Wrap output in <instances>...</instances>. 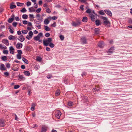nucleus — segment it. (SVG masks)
Wrapping results in <instances>:
<instances>
[{
	"label": "nucleus",
	"instance_id": "nucleus-50",
	"mask_svg": "<svg viewBox=\"0 0 132 132\" xmlns=\"http://www.w3.org/2000/svg\"><path fill=\"white\" fill-rule=\"evenodd\" d=\"M20 87V86L18 85H15L14 86V88L15 89H17L19 88Z\"/></svg>",
	"mask_w": 132,
	"mask_h": 132
},
{
	"label": "nucleus",
	"instance_id": "nucleus-16",
	"mask_svg": "<svg viewBox=\"0 0 132 132\" xmlns=\"http://www.w3.org/2000/svg\"><path fill=\"white\" fill-rule=\"evenodd\" d=\"M47 127L45 126H43L42 127L41 131L43 132H45L47 130Z\"/></svg>",
	"mask_w": 132,
	"mask_h": 132
},
{
	"label": "nucleus",
	"instance_id": "nucleus-27",
	"mask_svg": "<svg viewBox=\"0 0 132 132\" xmlns=\"http://www.w3.org/2000/svg\"><path fill=\"white\" fill-rule=\"evenodd\" d=\"M16 4L18 6H22L23 5L24 3H20V2H17L16 3Z\"/></svg>",
	"mask_w": 132,
	"mask_h": 132
},
{
	"label": "nucleus",
	"instance_id": "nucleus-64",
	"mask_svg": "<svg viewBox=\"0 0 132 132\" xmlns=\"http://www.w3.org/2000/svg\"><path fill=\"white\" fill-rule=\"evenodd\" d=\"M29 16L30 18H34V15L33 14H30Z\"/></svg>",
	"mask_w": 132,
	"mask_h": 132
},
{
	"label": "nucleus",
	"instance_id": "nucleus-25",
	"mask_svg": "<svg viewBox=\"0 0 132 132\" xmlns=\"http://www.w3.org/2000/svg\"><path fill=\"white\" fill-rule=\"evenodd\" d=\"M100 29L96 28L95 29V32L96 34H98L100 32Z\"/></svg>",
	"mask_w": 132,
	"mask_h": 132
},
{
	"label": "nucleus",
	"instance_id": "nucleus-10",
	"mask_svg": "<svg viewBox=\"0 0 132 132\" xmlns=\"http://www.w3.org/2000/svg\"><path fill=\"white\" fill-rule=\"evenodd\" d=\"M5 124L4 120L2 119H0V127H4Z\"/></svg>",
	"mask_w": 132,
	"mask_h": 132
},
{
	"label": "nucleus",
	"instance_id": "nucleus-13",
	"mask_svg": "<svg viewBox=\"0 0 132 132\" xmlns=\"http://www.w3.org/2000/svg\"><path fill=\"white\" fill-rule=\"evenodd\" d=\"M2 42L7 46H8L9 44V42L7 39H3L2 40Z\"/></svg>",
	"mask_w": 132,
	"mask_h": 132
},
{
	"label": "nucleus",
	"instance_id": "nucleus-3",
	"mask_svg": "<svg viewBox=\"0 0 132 132\" xmlns=\"http://www.w3.org/2000/svg\"><path fill=\"white\" fill-rule=\"evenodd\" d=\"M43 34L42 33L40 32L39 33L38 35L36 37H34V39L36 41H39V42H40V40H39L40 38L42 36Z\"/></svg>",
	"mask_w": 132,
	"mask_h": 132
},
{
	"label": "nucleus",
	"instance_id": "nucleus-8",
	"mask_svg": "<svg viewBox=\"0 0 132 132\" xmlns=\"http://www.w3.org/2000/svg\"><path fill=\"white\" fill-rule=\"evenodd\" d=\"M18 39L20 40L21 42H23L25 40V38H24L23 35H20L18 38Z\"/></svg>",
	"mask_w": 132,
	"mask_h": 132
},
{
	"label": "nucleus",
	"instance_id": "nucleus-63",
	"mask_svg": "<svg viewBox=\"0 0 132 132\" xmlns=\"http://www.w3.org/2000/svg\"><path fill=\"white\" fill-rule=\"evenodd\" d=\"M34 6L36 8H37L38 7V4L36 3H35L34 4Z\"/></svg>",
	"mask_w": 132,
	"mask_h": 132
},
{
	"label": "nucleus",
	"instance_id": "nucleus-45",
	"mask_svg": "<svg viewBox=\"0 0 132 132\" xmlns=\"http://www.w3.org/2000/svg\"><path fill=\"white\" fill-rule=\"evenodd\" d=\"M41 9L40 8H38L36 10V11L37 13H39L41 11Z\"/></svg>",
	"mask_w": 132,
	"mask_h": 132
},
{
	"label": "nucleus",
	"instance_id": "nucleus-28",
	"mask_svg": "<svg viewBox=\"0 0 132 132\" xmlns=\"http://www.w3.org/2000/svg\"><path fill=\"white\" fill-rule=\"evenodd\" d=\"M1 59L3 61H6L7 60V58L6 56H5L2 57Z\"/></svg>",
	"mask_w": 132,
	"mask_h": 132
},
{
	"label": "nucleus",
	"instance_id": "nucleus-54",
	"mask_svg": "<svg viewBox=\"0 0 132 132\" xmlns=\"http://www.w3.org/2000/svg\"><path fill=\"white\" fill-rule=\"evenodd\" d=\"M43 18H42L40 17L38 19V20L41 21H43Z\"/></svg>",
	"mask_w": 132,
	"mask_h": 132
},
{
	"label": "nucleus",
	"instance_id": "nucleus-62",
	"mask_svg": "<svg viewBox=\"0 0 132 132\" xmlns=\"http://www.w3.org/2000/svg\"><path fill=\"white\" fill-rule=\"evenodd\" d=\"M52 77V75H48L47 77V78L48 79H50Z\"/></svg>",
	"mask_w": 132,
	"mask_h": 132
},
{
	"label": "nucleus",
	"instance_id": "nucleus-18",
	"mask_svg": "<svg viewBox=\"0 0 132 132\" xmlns=\"http://www.w3.org/2000/svg\"><path fill=\"white\" fill-rule=\"evenodd\" d=\"M19 79L20 80H24L25 79V77L23 76L22 75H20L18 76Z\"/></svg>",
	"mask_w": 132,
	"mask_h": 132
},
{
	"label": "nucleus",
	"instance_id": "nucleus-51",
	"mask_svg": "<svg viewBox=\"0 0 132 132\" xmlns=\"http://www.w3.org/2000/svg\"><path fill=\"white\" fill-rule=\"evenodd\" d=\"M50 34L49 33H47L45 34V36L46 37H48L50 36Z\"/></svg>",
	"mask_w": 132,
	"mask_h": 132
},
{
	"label": "nucleus",
	"instance_id": "nucleus-37",
	"mask_svg": "<svg viewBox=\"0 0 132 132\" xmlns=\"http://www.w3.org/2000/svg\"><path fill=\"white\" fill-rule=\"evenodd\" d=\"M3 52L4 54H7L8 53V51L7 50H3Z\"/></svg>",
	"mask_w": 132,
	"mask_h": 132
},
{
	"label": "nucleus",
	"instance_id": "nucleus-17",
	"mask_svg": "<svg viewBox=\"0 0 132 132\" xmlns=\"http://www.w3.org/2000/svg\"><path fill=\"white\" fill-rule=\"evenodd\" d=\"M98 45L100 48H102L104 46V44L103 42H100L98 43Z\"/></svg>",
	"mask_w": 132,
	"mask_h": 132
},
{
	"label": "nucleus",
	"instance_id": "nucleus-57",
	"mask_svg": "<svg viewBox=\"0 0 132 132\" xmlns=\"http://www.w3.org/2000/svg\"><path fill=\"white\" fill-rule=\"evenodd\" d=\"M17 23L16 22H14L13 23V25L14 27H16L17 24Z\"/></svg>",
	"mask_w": 132,
	"mask_h": 132
},
{
	"label": "nucleus",
	"instance_id": "nucleus-4",
	"mask_svg": "<svg viewBox=\"0 0 132 132\" xmlns=\"http://www.w3.org/2000/svg\"><path fill=\"white\" fill-rule=\"evenodd\" d=\"M61 113L59 110H57L55 112V115L56 117L58 119H60Z\"/></svg>",
	"mask_w": 132,
	"mask_h": 132
},
{
	"label": "nucleus",
	"instance_id": "nucleus-56",
	"mask_svg": "<svg viewBox=\"0 0 132 132\" xmlns=\"http://www.w3.org/2000/svg\"><path fill=\"white\" fill-rule=\"evenodd\" d=\"M46 11L47 13H50L51 12V11L50 10V9L48 8L46 9Z\"/></svg>",
	"mask_w": 132,
	"mask_h": 132
},
{
	"label": "nucleus",
	"instance_id": "nucleus-34",
	"mask_svg": "<svg viewBox=\"0 0 132 132\" xmlns=\"http://www.w3.org/2000/svg\"><path fill=\"white\" fill-rule=\"evenodd\" d=\"M36 60L40 62L42 60V59L39 56H37L36 58Z\"/></svg>",
	"mask_w": 132,
	"mask_h": 132
},
{
	"label": "nucleus",
	"instance_id": "nucleus-15",
	"mask_svg": "<svg viewBox=\"0 0 132 132\" xmlns=\"http://www.w3.org/2000/svg\"><path fill=\"white\" fill-rule=\"evenodd\" d=\"M114 50V47H112L108 50V51L107 53L108 54L112 53L113 52Z\"/></svg>",
	"mask_w": 132,
	"mask_h": 132
},
{
	"label": "nucleus",
	"instance_id": "nucleus-29",
	"mask_svg": "<svg viewBox=\"0 0 132 132\" xmlns=\"http://www.w3.org/2000/svg\"><path fill=\"white\" fill-rule=\"evenodd\" d=\"M44 27L45 28V30L47 31H49L51 30L50 28L48 27L47 26H45Z\"/></svg>",
	"mask_w": 132,
	"mask_h": 132
},
{
	"label": "nucleus",
	"instance_id": "nucleus-21",
	"mask_svg": "<svg viewBox=\"0 0 132 132\" xmlns=\"http://www.w3.org/2000/svg\"><path fill=\"white\" fill-rule=\"evenodd\" d=\"M14 3V2L12 3L10 5V8L11 9H13L15 8L16 7V6L15 5H13Z\"/></svg>",
	"mask_w": 132,
	"mask_h": 132
},
{
	"label": "nucleus",
	"instance_id": "nucleus-32",
	"mask_svg": "<svg viewBox=\"0 0 132 132\" xmlns=\"http://www.w3.org/2000/svg\"><path fill=\"white\" fill-rule=\"evenodd\" d=\"M29 10L30 12H33L35 11V9L33 7H32L29 8Z\"/></svg>",
	"mask_w": 132,
	"mask_h": 132
},
{
	"label": "nucleus",
	"instance_id": "nucleus-33",
	"mask_svg": "<svg viewBox=\"0 0 132 132\" xmlns=\"http://www.w3.org/2000/svg\"><path fill=\"white\" fill-rule=\"evenodd\" d=\"M20 11L22 13H24L26 12L27 10L25 7L23 8L22 10H20Z\"/></svg>",
	"mask_w": 132,
	"mask_h": 132
},
{
	"label": "nucleus",
	"instance_id": "nucleus-61",
	"mask_svg": "<svg viewBox=\"0 0 132 132\" xmlns=\"http://www.w3.org/2000/svg\"><path fill=\"white\" fill-rule=\"evenodd\" d=\"M28 26H31L32 27V23L31 22H29L28 23Z\"/></svg>",
	"mask_w": 132,
	"mask_h": 132
},
{
	"label": "nucleus",
	"instance_id": "nucleus-60",
	"mask_svg": "<svg viewBox=\"0 0 132 132\" xmlns=\"http://www.w3.org/2000/svg\"><path fill=\"white\" fill-rule=\"evenodd\" d=\"M10 65L9 63H7L6 64V67L9 68L10 67Z\"/></svg>",
	"mask_w": 132,
	"mask_h": 132
},
{
	"label": "nucleus",
	"instance_id": "nucleus-43",
	"mask_svg": "<svg viewBox=\"0 0 132 132\" xmlns=\"http://www.w3.org/2000/svg\"><path fill=\"white\" fill-rule=\"evenodd\" d=\"M21 32L23 34H26L27 33L28 31L27 30H22Z\"/></svg>",
	"mask_w": 132,
	"mask_h": 132
},
{
	"label": "nucleus",
	"instance_id": "nucleus-2",
	"mask_svg": "<svg viewBox=\"0 0 132 132\" xmlns=\"http://www.w3.org/2000/svg\"><path fill=\"white\" fill-rule=\"evenodd\" d=\"M89 16L91 18L92 21H95V19L97 18V15L95 14L94 11H93L92 13H90L89 14Z\"/></svg>",
	"mask_w": 132,
	"mask_h": 132
},
{
	"label": "nucleus",
	"instance_id": "nucleus-40",
	"mask_svg": "<svg viewBox=\"0 0 132 132\" xmlns=\"http://www.w3.org/2000/svg\"><path fill=\"white\" fill-rule=\"evenodd\" d=\"M17 52L18 53V54L21 55L22 53V51L21 50H17Z\"/></svg>",
	"mask_w": 132,
	"mask_h": 132
},
{
	"label": "nucleus",
	"instance_id": "nucleus-36",
	"mask_svg": "<svg viewBox=\"0 0 132 132\" xmlns=\"http://www.w3.org/2000/svg\"><path fill=\"white\" fill-rule=\"evenodd\" d=\"M49 46L51 48H53L54 47L55 45L54 44L51 43V42L49 44Z\"/></svg>",
	"mask_w": 132,
	"mask_h": 132
},
{
	"label": "nucleus",
	"instance_id": "nucleus-6",
	"mask_svg": "<svg viewBox=\"0 0 132 132\" xmlns=\"http://www.w3.org/2000/svg\"><path fill=\"white\" fill-rule=\"evenodd\" d=\"M105 13L109 16H111L112 14L111 11L108 9H106L104 10Z\"/></svg>",
	"mask_w": 132,
	"mask_h": 132
},
{
	"label": "nucleus",
	"instance_id": "nucleus-1",
	"mask_svg": "<svg viewBox=\"0 0 132 132\" xmlns=\"http://www.w3.org/2000/svg\"><path fill=\"white\" fill-rule=\"evenodd\" d=\"M52 41V39L51 38H48L45 40H43V44L45 46H48Z\"/></svg>",
	"mask_w": 132,
	"mask_h": 132
},
{
	"label": "nucleus",
	"instance_id": "nucleus-22",
	"mask_svg": "<svg viewBox=\"0 0 132 132\" xmlns=\"http://www.w3.org/2000/svg\"><path fill=\"white\" fill-rule=\"evenodd\" d=\"M24 74L26 76H29L30 74L29 71H26L23 72Z\"/></svg>",
	"mask_w": 132,
	"mask_h": 132
},
{
	"label": "nucleus",
	"instance_id": "nucleus-48",
	"mask_svg": "<svg viewBox=\"0 0 132 132\" xmlns=\"http://www.w3.org/2000/svg\"><path fill=\"white\" fill-rule=\"evenodd\" d=\"M101 18L104 21H106L108 20V19L106 17L104 16H101Z\"/></svg>",
	"mask_w": 132,
	"mask_h": 132
},
{
	"label": "nucleus",
	"instance_id": "nucleus-23",
	"mask_svg": "<svg viewBox=\"0 0 132 132\" xmlns=\"http://www.w3.org/2000/svg\"><path fill=\"white\" fill-rule=\"evenodd\" d=\"M60 90L59 89H57L55 92V95L56 96H58L60 94Z\"/></svg>",
	"mask_w": 132,
	"mask_h": 132
},
{
	"label": "nucleus",
	"instance_id": "nucleus-41",
	"mask_svg": "<svg viewBox=\"0 0 132 132\" xmlns=\"http://www.w3.org/2000/svg\"><path fill=\"white\" fill-rule=\"evenodd\" d=\"M29 35L30 36H31L32 37V35H33V32L32 31H30L29 32Z\"/></svg>",
	"mask_w": 132,
	"mask_h": 132
},
{
	"label": "nucleus",
	"instance_id": "nucleus-49",
	"mask_svg": "<svg viewBox=\"0 0 132 132\" xmlns=\"http://www.w3.org/2000/svg\"><path fill=\"white\" fill-rule=\"evenodd\" d=\"M4 75L6 76H9V73L7 72H4Z\"/></svg>",
	"mask_w": 132,
	"mask_h": 132
},
{
	"label": "nucleus",
	"instance_id": "nucleus-58",
	"mask_svg": "<svg viewBox=\"0 0 132 132\" xmlns=\"http://www.w3.org/2000/svg\"><path fill=\"white\" fill-rule=\"evenodd\" d=\"M57 17L55 16H54L53 17H52L51 18L53 20H55L56 19H57Z\"/></svg>",
	"mask_w": 132,
	"mask_h": 132
},
{
	"label": "nucleus",
	"instance_id": "nucleus-42",
	"mask_svg": "<svg viewBox=\"0 0 132 132\" xmlns=\"http://www.w3.org/2000/svg\"><path fill=\"white\" fill-rule=\"evenodd\" d=\"M17 58L19 59H21V55L17 54L16 55Z\"/></svg>",
	"mask_w": 132,
	"mask_h": 132
},
{
	"label": "nucleus",
	"instance_id": "nucleus-38",
	"mask_svg": "<svg viewBox=\"0 0 132 132\" xmlns=\"http://www.w3.org/2000/svg\"><path fill=\"white\" fill-rule=\"evenodd\" d=\"M104 23L106 25H107L109 24H110V22L108 20H106L104 21Z\"/></svg>",
	"mask_w": 132,
	"mask_h": 132
},
{
	"label": "nucleus",
	"instance_id": "nucleus-5",
	"mask_svg": "<svg viewBox=\"0 0 132 132\" xmlns=\"http://www.w3.org/2000/svg\"><path fill=\"white\" fill-rule=\"evenodd\" d=\"M9 50L10 53L14 54L15 53V49L12 46H10L9 47Z\"/></svg>",
	"mask_w": 132,
	"mask_h": 132
},
{
	"label": "nucleus",
	"instance_id": "nucleus-19",
	"mask_svg": "<svg viewBox=\"0 0 132 132\" xmlns=\"http://www.w3.org/2000/svg\"><path fill=\"white\" fill-rule=\"evenodd\" d=\"M51 18V17H48L47 19H45L44 21V23L45 24H48L49 23L50 21L48 20V19Z\"/></svg>",
	"mask_w": 132,
	"mask_h": 132
},
{
	"label": "nucleus",
	"instance_id": "nucleus-11",
	"mask_svg": "<svg viewBox=\"0 0 132 132\" xmlns=\"http://www.w3.org/2000/svg\"><path fill=\"white\" fill-rule=\"evenodd\" d=\"M9 39L10 40H14L16 39L17 37L15 36H13L12 35H10L8 37Z\"/></svg>",
	"mask_w": 132,
	"mask_h": 132
},
{
	"label": "nucleus",
	"instance_id": "nucleus-26",
	"mask_svg": "<svg viewBox=\"0 0 132 132\" xmlns=\"http://www.w3.org/2000/svg\"><path fill=\"white\" fill-rule=\"evenodd\" d=\"M87 17L86 16H84L83 17L82 21L84 22H86L87 21Z\"/></svg>",
	"mask_w": 132,
	"mask_h": 132
},
{
	"label": "nucleus",
	"instance_id": "nucleus-39",
	"mask_svg": "<svg viewBox=\"0 0 132 132\" xmlns=\"http://www.w3.org/2000/svg\"><path fill=\"white\" fill-rule=\"evenodd\" d=\"M73 104V103L71 102V101H69V102L68 103V105L69 106H71Z\"/></svg>",
	"mask_w": 132,
	"mask_h": 132
},
{
	"label": "nucleus",
	"instance_id": "nucleus-20",
	"mask_svg": "<svg viewBox=\"0 0 132 132\" xmlns=\"http://www.w3.org/2000/svg\"><path fill=\"white\" fill-rule=\"evenodd\" d=\"M81 41L82 43L84 44L86 43V39L85 37H82L81 38Z\"/></svg>",
	"mask_w": 132,
	"mask_h": 132
},
{
	"label": "nucleus",
	"instance_id": "nucleus-9",
	"mask_svg": "<svg viewBox=\"0 0 132 132\" xmlns=\"http://www.w3.org/2000/svg\"><path fill=\"white\" fill-rule=\"evenodd\" d=\"M23 46L22 44L18 43L16 45V47L17 49H19L22 48Z\"/></svg>",
	"mask_w": 132,
	"mask_h": 132
},
{
	"label": "nucleus",
	"instance_id": "nucleus-7",
	"mask_svg": "<svg viewBox=\"0 0 132 132\" xmlns=\"http://www.w3.org/2000/svg\"><path fill=\"white\" fill-rule=\"evenodd\" d=\"M81 24V22L79 21H78L76 22H73L72 23V26L76 27L79 25Z\"/></svg>",
	"mask_w": 132,
	"mask_h": 132
},
{
	"label": "nucleus",
	"instance_id": "nucleus-30",
	"mask_svg": "<svg viewBox=\"0 0 132 132\" xmlns=\"http://www.w3.org/2000/svg\"><path fill=\"white\" fill-rule=\"evenodd\" d=\"M28 17V16L26 14H24L22 16V18L23 19H27Z\"/></svg>",
	"mask_w": 132,
	"mask_h": 132
},
{
	"label": "nucleus",
	"instance_id": "nucleus-55",
	"mask_svg": "<svg viewBox=\"0 0 132 132\" xmlns=\"http://www.w3.org/2000/svg\"><path fill=\"white\" fill-rule=\"evenodd\" d=\"M22 22H23V24H26L28 23L27 21L26 20L23 21Z\"/></svg>",
	"mask_w": 132,
	"mask_h": 132
},
{
	"label": "nucleus",
	"instance_id": "nucleus-31",
	"mask_svg": "<svg viewBox=\"0 0 132 132\" xmlns=\"http://www.w3.org/2000/svg\"><path fill=\"white\" fill-rule=\"evenodd\" d=\"M96 25V26H99L100 25V21L99 20H96L95 21Z\"/></svg>",
	"mask_w": 132,
	"mask_h": 132
},
{
	"label": "nucleus",
	"instance_id": "nucleus-53",
	"mask_svg": "<svg viewBox=\"0 0 132 132\" xmlns=\"http://www.w3.org/2000/svg\"><path fill=\"white\" fill-rule=\"evenodd\" d=\"M36 26L39 29H40L41 28V25L40 24H37L36 25Z\"/></svg>",
	"mask_w": 132,
	"mask_h": 132
},
{
	"label": "nucleus",
	"instance_id": "nucleus-44",
	"mask_svg": "<svg viewBox=\"0 0 132 132\" xmlns=\"http://www.w3.org/2000/svg\"><path fill=\"white\" fill-rule=\"evenodd\" d=\"M31 4V3L30 2L28 1L27 3V6L28 7Z\"/></svg>",
	"mask_w": 132,
	"mask_h": 132
},
{
	"label": "nucleus",
	"instance_id": "nucleus-59",
	"mask_svg": "<svg viewBox=\"0 0 132 132\" xmlns=\"http://www.w3.org/2000/svg\"><path fill=\"white\" fill-rule=\"evenodd\" d=\"M15 19L16 21H19L20 20V19L18 17H15Z\"/></svg>",
	"mask_w": 132,
	"mask_h": 132
},
{
	"label": "nucleus",
	"instance_id": "nucleus-52",
	"mask_svg": "<svg viewBox=\"0 0 132 132\" xmlns=\"http://www.w3.org/2000/svg\"><path fill=\"white\" fill-rule=\"evenodd\" d=\"M26 38L27 39H28V40H30L31 38L32 37H31V36H30L29 35H27L26 36Z\"/></svg>",
	"mask_w": 132,
	"mask_h": 132
},
{
	"label": "nucleus",
	"instance_id": "nucleus-12",
	"mask_svg": "<svg viewBox=\"0 0 132 132\" xmlns=\"http://www.w3.org/2000/svg\"><path fill=\"white\" fill-rule=\"evenodd\" d=\"M11 18H9L8 21V22L10 23H11L14 19L15 17L14 15L13 14H12L11 16Z\"/></svg>",
	"mask_w": 132,
	"mask_h": 132
},
{
	"label": "nucleus",
	"instance_id": "nucleus-47",
	"mask_svg": "<svg viewBox=\"0 0 132 132\" xmlns=\"http://www.w3.org/2000/svg\"><path fill=\"white\" fill-rule=\"evenodd\" d=\"M60 37L61 40H64V37L62 35H60Z\"/></svg>",
	"mask_w": 132,
	"mask_h": 132
},
{
	"label": "nucleus",
	"instance_id": "nucleus-35",
	"mask_svg": "<svg viewBox=\"0 0 132 132\" xmlns=\"http://www.w3.org/2000/svg\"><path fill=\"white\" fill-rule=\"evenodd\" d=\"M99 13L100 14L102 15H104L105 13L103 12L102 10H101L99 12Z\"/></svg>",
	"mask_w": 132,
	"mask_h": 132
},
{
	"label": "nucleus",
	"instance_id": "nucleus-46",
	"mask_svg": "<svg viewBox=\"0 0 132 132\" xmlns=\"http://www.w3.org/2000/svg\"><path fill=\"white\" fill-rule=\"evenodd\" d=\"M86 12L87 13H89V14L90 13H92L91 12V10L89 9H88L86 11Z\"/></svg>",
	"mask_w": 132,
	"mask_h": 132
},
{
	"label": "nucleus",
	"instance_id": "nucleus-14",
	"mask_svg": "<svg viewBox=\"0 0 132 132\" xmlns=\"http://www.w3.org/2000/svg\"><path fill=\"white\" fill-rule=\"evenodd\" d=\"M0 68V69L1 70H6V68L3 64L1 63V64Z\"/></svg>",
	"mask_w": 132,
	"mask_h": 132
},
{
	"label": "nucleus",
	"instance_id": "nucleus-24",
	"mask_svg": "<svg viewBox=\"0 0 132 132\" xmlns=\"http://www.w3.org/2000/svg\"><path fill=\"white\" fill-rule=\"evenodd\" d=\"M22 60L24 62L27 64H28L29 62L25 58L23 57L22 58Z\"/></svg>",
	"mask_w": 132,
	"mask_h": 132
}]
</instances>
